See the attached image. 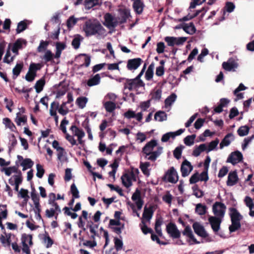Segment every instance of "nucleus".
Wrapping results in <instances>:
<instances>
[{"label":"nucleus","mask_w":254,"mask_h":254,"mask_svg":"<svg viewBox=\"0 0 254 254\" xmlns=\"http://www.w3.org/2000/svg\"><path fill=\"white\" fill-rule=\"evenodd\" d=\"M82 30L86 37L102 36L105 35L106 32V29L96 19H90L86 21L83 25Z\"/></svg>","instance_id":"nucleus-1"},{"label":"nucleus","mask_w":254,"mask_h":254,"mask_svg":"<svg viewBox=\"0 0 254 254\" xmlns=\"http://www.w3.org/2000/svg\"><path fill=\"white\" fill-rule=\"evenodd\" d=\"M229 210L232 223L229 227V230L231 233H232L237 231L241 228V224L240 222L243 219V216L235 208L230 207Z\"/></svg>","instance_id":"nucleus-2"},{"label":"nucleus","mask_w":254,"mask_h":254,"mask_svg":"<svg viewBox=\"0 0 254 254\" xmlns=\"http://www.w3.org/2000/svg\"><path fill=\"white\" fill-rule=\"evenodd\" d=\"M21 240L22 245V252L26 254H30L29 246L33 245L32 235L24 233L21 236Z\"/></svg>","instance_id":"nucleus-3"},{"label":"nucleus","mask_w":254,"mask_h":254,"mask_svg":"<svg viewBox=\"0 0 254 254\" xmlns=\"http://www.w3.org/2000/svg\"><path fill=\"white\" fill-rule=\"evenodd\" d=\"M226 207L221 202H216L212 206V210L216 217L223 218L224 216Z\"/></svg>","instance_id":"nucleus-4"},{"label":"nucleus","mask_w":254,"mask_h":254,"mask_svg":"<svg viewBox=\"0 0 254 254\" xmlns=\"http://www.w3.org/2000/svg\"><path fill=\"white\" fill-rule=\"evenodd\" d=\"M164 40L168 46L174 47L175 45H183L187 40V38L167 36L164 38Z\"/></svg>","instance_id":"nucleus-5"},{"label":"nucleus","mask_w":254,"mask_h":254,"mask_svg":"<svg viewBox=\"0 0 254 254\" xmlns=\"http://www.w3.org/2000/svg\"><path fill=\"white\" fill-rule=\"evenodd\" d=\"M126 82L124 85L125 88H127L129 91L145 86V84L142 80L137 81L134 79H126Z\"/></svg>","instance_id":"nucleus-6"},{"label":"nucleus","mask_w":254,"mask_h":254,"mask_svg":"<svg viewBox=\"0 0 254 254\" xmlns=\"http://www.w3.org/2000/svg\"><path fill=\"white\" fill-rule=\"evenodd\" d=\"M167 178V181L175 184L178 181V175L176 170L174 167H171L165 173L164 178Z\"/></svg>","instance_id":"nucleus-7"},{"label":"nucleus","mask_w":254,"mask_h":254,"mask_svg":"<svg viewBox=\"0 0 254 254\" xmlns=\"http://www.w3.org/2000/svg\"><path fill=\"white\" fill-rule=\"evenodd\" d=\"M166 231L174 239H178L181 237V233L175 223H169L166 226Z\"/></svg>","instance_id":"nucleus-8"},{"label":"nucleus","mask_w":254,"mask_h":254,"mask_svg":"<svg viewBox=\"0 0 254 254\" xmlns=\"http://www.w3.org/2000/svg\"><path fill=\"white\" fill-rule=\"evenodd\" d=\"M192 227L194 233L198 236L203 238H206L208 236V234L206 231L204 227L199 222H194L192 224Z\"/></svg>","instance_id":"nucleus-9"},{"label":"nucleus","mask_w":254,"mask_h":254,"mask_svg":"<svg viewBox=\"0 0 254 254\" xmlns=\"http://www.w3.org/2000/svg\"><path fill=\"white\" fill-rule=\"evenodd\" d=\"M243 155L239 151L232 152L227 158V162L231 163L235 165L243 160Z\"/></svg>","instance_id":"nucleus-10"},{"label":"nucleus","mask_w":254,"mask_h":254,"mask_svg":"<svg viewBox=\"0 0 254 254\" xmlns=\"http://www.w3.org/2000/svg\"><path fill=\"white\" fill-rule=\"evenodd\" d=\"M208 221L211 225V228L215 233L218 232L220 228V224L222 222V218L216 216H210L208 218Z\"/></svg>","instance_id":"nucleus-11"},{"label":"nucleus","mask_w":254,"mask_h":254,"mask_svg":"<svg viewBox=\"0 0 254 254\" xmlns=\"http://www.w3.org/2000/svg\"><path fill=\"white\" fill-rule=\"evenodd\" d=\"M142 62V60L139 58L129 59L127 61V67L129 70H135Z\"/></svg>","instance_id":"nucleus-12"},{"label":"nucleus","mask_w":254,"mask_h":254,"mask_svg":"<svg viewBox=\"0 0 254 254\" xmlns=\"http://www.w3.org/2000/svg\"><path fill=\"white\" fill-rule=\"evenodd\" d=\"M192 169L193 166L191 165L190 163L187 160H184L181 167L182 176L183 177L188 176Z\"/></svg>","instance_id":"nucleus-13"},{"label":"nucleus","mask_w":254,"mask_h":254,"mask_svg":"<svg viewBox=\"0 0 254 254\" xmlns=\"http://www.w3.org/2000/svg\"><path fill=\"white\" fill-rule=\"evenodd\" d=\"M185 129H180L175 132H169L163 134L161 137V141L165 142H167L170 138H175L176 136L181 135L185 131Z\"/></svg>","instance_id":"nucleus-14"},{"label":"nucleus","mask_w":254,"mask_h":254,"mask_svg":"<svg viewBox=\"0 0 254 254\" xmlns=\"http://www.w3.org/2000/svg\"><path fill=\"white\" fill-rule=\"evenodd\" d=\"M238 66V63L233 59H229L226 62L222 64L223 68L227 71H235V69Z\"/></svg>","instance_id":"nucleus-15"},{"label":"nucleus","mask_w":254,"mask_h":254,"mask_svg":"<svg viewBox=\"0 0 254 254\" xmlns=\"http://www.w3.org/2000/svg\"><path fill=\"white\" fill-rule=\"evenodd\" d=\"M104 19L106 23V26L108 28H115L118 24V22L117 20H115L114 17L110 13H107L105 15Z\"/></svg>","instance_id":"nucleus-16"},{"label":"nucleus","mask_w":254,"mask_h":254,"mask_svg":"<svg viewBox=\"0 0 254 254\" xmlns=\"http://www.w3.org/2000/svg\"><path fill=\"white\" fill-rule=\"evenodd\" d=\"M157 145V142L156 140L152 139L150 140L143 147L142 152L146 155V156L149 155L150 152H152L154 147Z\"/></svg>","instance_id":"nucleus-17"},{"label":"nucleus","mask_w":254,"mask_h":254,"mask_svg":"<svg viewBox=\"0 0 254 254\" xmlns=\"http://www.w3.org/2000/svg\"><path fill=\"white\" fill-rule=\"evenodd\" d=\"M239 181L237 171H231L229 173L228 179L227 181V185L228 186H233L236 185Z\"/></svg>","instance_id":"nucleus-18"},{"label":"nucleus","mask_w":254,"mask_h":254,"mask_svg":"<svg viewBox=\"0 0 254 254\" xmlns=\"http://www.w3.org/2000/svg\"><path fill=\"white\" fill-rule=\"evenodd\" d=\"M58 107L59 102L54 101L51 103L50 109V114L51 116L54 117L56 125H58L59 123V117L57 114Z\"/></svg>","instance_id":"nucleus-19"},{"label":"nucleus","mask_w":254,"mask_h":254,"mask_svg":"<svg viewBox=\"0 0 254 254\" xmlns=\"http://www.w3.org/2000/svg\"><path fill=\"white\" fill-rule=\"evenodd\" d=\"M27 43L26 41L24 39L19 38L14 43L12 47L11 50L12 52L16 55L18 54V50L22 48V45L24 44L26 45Z\"/></svg>","instance_id":"nucleus-20"},{"label":"nucleus","mask_w":254,"mask_h":254,"mask_svg":"<svg viewBox=\"0 0 254 254\" xmlns=\"http://www.w3.org/2000/svg\"><path fill=\"white\" fill-rule=\"evenodd\" d=\"M154 213L153 206L150 205L149 207L145 206L144 208V211L142 214V219L147 221H150Z\"/></svg>","instance_id":"nucleus-21"},{"label":"nucleus","mask_w":254,"mask_h":254,"mask_svg":"<svg viewBox=\"0 0 254 254\" xmlns=\"http://www.w3.org/2000/svg\"><path fill=\"white\" fill-rule=\"evenodd\" d=\"M120 17L119 23L124 24L127 22V18L130 16L129 10L127 8L120 9Z\"/></svg>","instance_id":"nucleus-22"},{"label":"nucleus","mask_w":254,"mask_h":254,"mask_svg":"<svg viewBox=\"0 0 254 254\" xmlns=\"http://www.w3.org/2000/svg\"><path fill=\"white\" fill-rule=\"evenodd\" d=\"M183 235L189 238L195 244H199V242L197 241L194 237L190 227L189 225L187 226L184 231L182 232Z\"/></svg>","instance_id":"nucleus-23"},{"label":"nucleus","mask_w":254,"mask_h":254,"mask_svg":"<svg viewBox=\"0 0 254 254\" xmlns=\"http://www.w3.org/2000/svg\"><path fill=\"white\" fill-rule=\"evenodd\" d=\"M245 202L247 206L250 209L249 215L252 217H254V204L253 199L250 196H246L245 198Z\"/></svg>","instance_id":"nucleus-24"},{"label":"nucleus","mask_w":254,"mask_h":254,"mask_svg":"<svg viewBox=\"0 0 254 254\" xmlns=\"http://www.w3.org/2000/svg\"><path fill=\"white\" fill-rule=\"evenodd\" d=\"M14 238H6L4 237V235L1 234L0 235V241L3 247L10 249L11 243L13 242L12 240Z\"/></svg>","instance_id":"nucleus-25"},{"label":"nucleus","mask_w":254,"mask_h":254,"mask_svg":"<svg viewBox=\"0 0 254 254\" xmlns=\"http://www.w3.org/2000/svg\"><path fill=\"white\" fill-rule=\"evenodd\" d=\"M121 180L123 185L126 188H129L132 185L131 177L127 173H124L121 177Z\"/></svg>","instance_id":"nucleus-26"},{"label":"nucleus","mask_w":254,"mask_h":254,"mask_svg":"<svg viewBox=\"0 0 254 254\" xmlns=\"http://www.w3.org/2000/svg\"><path fill=\"white\" fill-rule=\"evenodd\" d=\"M183 30L188 34L192 35L196 32V28L193 22L184 23Z\"/></svg>","instance_id":"nucleus-27"},{"label":"nucleus","mask_w":254,"mask_h":254,"mask_svg":"<svg viewBox=\"0 0 254 254\" xmlns=\"http://www.w3.org/2000/svg\"><path fill=\"white\" fill-rule=\"evenodd\" d=\"M12 177L14 179V190L16 191H18L19 186L22 183L23 180L21 171H19L18 174L13 175Z\"/></svg>","instance_id":"nucleus-28"},{"label":"nucleus","mask_w":254,"mask_h":254,"mask_svg":"<svg viewBox=\"0 0 254 254\" xmlns=\"http://www.w3.org/2000/svg\"><path fill=\"white\" fill-rule=\"evenodd\" d=\"M230 137L232 138V140L234 139V135L232 133H228L222 140L220 144V149H222L224 146H227L230 144L231 140H229Z\"/></svg>","instance_id":"nucleus-29"},{"label":"nucleus","mask_w":254,"mask_h":254,"mask_svg":"<svg viewBox=\"0 0 254 254\" xmlns=\"http://www.w3.org/2000/svg\"><path fill=\"white\" fill-rule=\"evenodd\" d=\"M207 151V146L205 144H201L198 146L196 147L192 152V155L197 157L200 155L202 152Z\"/></svg>","instance_id":"nucleus-30"},{"label":"nucleus","mask_w":254,"mask_h":254,"mask_svg":"<svg viewBox=\"0 0 254 254\" xmlns=\"http://www.w3.org/2000/svg\"><path fill=\"white\" fill-rule=\"evenodd\" d=\"M70 130L73 132L74 135L77 136V138H83L85 135L84 132L75 125L71 126Z\"/></svg>","instance_id":"nucleus-31"},{"label":"nucleus","mask_w":254,"mask_h":254,"mask_svg":"<svg viewBox=\"0 0 254 254\" xmlns=\"http://www.w3.org/2000/svg\"><path fill=\"white\" fill-rule=\"evenodd\" d=\"M43 242L47 248H51L54 244V241L50 237L48 232H45L43 235Z\"/></svg>","instance_id":"nucleus-32"},{"label":"nucleus","mask_w":254,"mask_h":254,"mask_svg":"<svg viewBox=\"0 0 254 254\" xmlns=\"http://www.w3.org/2000/svg\"><path fill=\"white\" fill-rule=\"evenodd\" d=\"M150 95L151 100H154L155 101H159L161 98L162 90L161 88H154V90L151 92Z\"/></svg>","instance_id":"nucleus-33"},{"label":"nucleus","mask_w":254,"mask_h":254,"mask_svg":"<svg viewBox=\"0 0 254 254\" xmlns=\"http://www.w3.org/2000/svg\"><path fill=\"white\" fill-rule=\"evenodd\" d=\"M45 84V80L44 77H42L40 79L37 81L34 86V88L36 90V92L37 93L41 92L44 88Z\"/></svg>","instance_id":"nucleus-34"},{"label":"nucleus","mask_w":254,"mask_h":254,"mask_svg":"<svg viewBox=\"0 0 254 254\" xmlns=\"http://www.w3.org/2000/svg\"><path fill=\"white\" fill-rule=\"evenodd\" d=\"M100 75L99 74H96L87 81V84L89 86L98 85L100 83Z\"/></svg>","instance_id":"nucleus-35"},{"label":"nucleus","mask_w":254,"mask_h":254,"mask_svg":"<svg viewBox=\"0 0 254 254\" xmlns=\"http://www.w3.org/2000/svg\"><path fill=\"white\" fill-rule=\"evenodd\" d=\"M20 165L23 167L22 170L25 171L27 169L32 168L34 165V162L31 159L26 158L23 160Z\"/></svg>","instance_id":"nucleus-36"},{"label":"nucleus","mask_w":254,"mask_h":254,"mask_svg":"<svg viewBox=\"0 0 254 254\" xmlns=\"http://www.w3.org/2000/svg\"><path fill=\"white\" fill-rule=\"evenodd\" d=\"M41 67L42 66L40 64L31 63L30 64L28 72L36 76L37 71L40 70Z\"/></svg>","instance_id":"nucleus-37"},{"label":"nucleus","mask_w":254,"mask_h":254,"mask_svg":"<svg viewBox=\"0 0 254 254\" xmlns=\"http://www.w3.org/2000/svg\"><path fill=\"white\" fill-rule=\"evenodd\" d=\"M99 4V0H85L84 6L86 9H89L94 6Z\"/></svg>","instance_id":"nucleus-38"},{"label":"nucleus","mask_w":254,"mask_h":254,"mask_svg":"<svg viewBox=\"0 0 254 254\" xmlns=\"http://www.w3.org/2000/svg\"><path fill=\"white\" fill-rule=\"evenodd\" d=\"M167 119V115L164 111H158L154 115V120L159 122H162Z\"/></svg>","instance_id":"nucleus-39"},{"label":"nucleus","mask_w":254,"mask_h":254,"mask_svg":"<svg viewBox=\"0 0 254 254\" xmlns=\"http://www.w3.org/2000/svg\"><path fill=\"white\" fill-rule=\"evenodd\" d=\"M104 107L107 112L112 113L115 110L116 105L112 101H107L104 103Z\"/></svg>","instance_id":"nucleus-40"},{"label":"nucleus","mask_w":254,"mask_h":254,"mask_svg":"<svg viewBox=\"0 0 254 254\" xmlns=\"http://www.w3.org/2000/svg\"><path fill=\"white\" fill-rule=\"evenodd\" d=\"M1 171H4L5 174L6 176H9L11 175L12 173H18V168L15 166L9 167L8 168H3L1 169Z\"/></svg>","instance_id":"nucleus-41"},{"label":"nucleus","mask_w":254,"mask_h":254,"mask_svg":"<svg viewBox=\"0 0 254 254\" xmlns=\"http://www.w3.org/2000/svg\"><path fill=\"white\" fill-rule=\"evenodd\" d=\"M153 69L154 64L152 63L149 65L145 73V76L147 80H150L152 78L153 76Z\"/></svg>","instance_id":"nucleus-42"},{"label":"nucleus","mask_w":254,"mask_h":254,"mask_svg":"<svg viewBox=\"0 0 254 254\" xmlns=\"http://www.w3.org/2000/svg\"><path fill=\"white\" fill-rule=\"evenodd\" d=\"M88 101V99L85 97H79L77 98L76 103L79 108L81 109L84 108Z\"/></svg>","instance_id":"nucleus-43"},{"label":"nucleus","mask_w":254,"mask_h":254,"mask_svg":"<svg viewBox=\"0 0 254 254\" xmlns=\"http://www.w3.org/2000/svg\"><path fill=\"white\" fill-rule=\"evenodd\" d=\"M23 67V64L22 63L17 64L15 67L12 69V73L14 76H15V77H13V78H15L17 76H18Z\"/></svg>","instance_id":"nucleus-44"},{"label":"nucleus","mask_w":254,"mask_h":254,"mask_svg":"<svg viewBox=\"0 0 254 254\" xmlns=\"http://www.w3.org/2000/svg\"><path fill=\"white\" fill-rule=\"evenodd\" d=\"M195 212L200 215H204L206 212V206L198 203L196 206Z\"/></svg>","instance_id":"nucleus-45"},{"label":"nucleus","mask_w":254,"mask_h":254,"mask_svg":"<svg viewBox=\"0 0 254 254\" xmlns=\"http://www.w3.org/2000/svg\"><path fill=\"white\" fill-rule=\"evenodd\" d=\"M249 130L250 127L247 126H244L240 127L237 130V132L239 136H244L248 134Z\"/></svg>","instance_id":"nucleus-46"},{"label":"nucleus","mask_w":254,"mask_h":254,"mask_svg":"<svg viewBox=\"0 0 254 254\" xmlns=\"http://www.w3.org/2000/svg\"><path fill=\"white\" fill-rule=\"evenodd\" d=\"M150 166V163L146 162L145 163L141 162L140 164V168L143 173L146 176H148L150 174L148 167Z\"/></svg>","instance_id":"nucleus-47"},{"label":"nucleus","mask_w":254,"mask_h":254,"mask_svg":"<svg viewBox=\"0 0 254 254\" xmlns=\"http://www.w3.org/2000/svg\"><path fill=\"white\" fill-rule=\"evenodd\" d=\"M10 47H11V44H9L8 45V49L6 50V52L5 55L4 56V58L3 59V62L7 63V64H10L11 62L13 61V60L14 59V57H12L10 59H9L11 55L10 51Z\"/></svg>","instance_id":"nucleus-48"},{"label":"nucleus","mask_w":254,"mask_h":254,"mask_svg":"<svg viewBox=\"0 0 254 254\" xmlns=\"http://www.w3.org/2000/svg\"><path fill=\"white\" fill-rule=\"evenodd\" d=\"M185 148L184 146L181 145L177 147L173 151V155L177 159H179L182 155V150Z\"/></svg>","instance_id":"nucleus-49"},{"label":"nucleus","mask_w":254,"mask_h":254,"mask_svg":"<svg viewBox=\"0 0 254 254\" xmlns=\"http://www.w3.org/2000/svg\"><path fill=\"white\" fill-rule=\"evenodd\" d=\"M195 137V134L187 136L184 139V143L187 146L192 145L194 143V140Z\"/></svg>","instance_id":"nucleus-50"},{"label":"nucleus","mask_w":254,"mask_h":254,"mask_svg":"<svg viewBox=\"0 0 254 254\" xmlns=\"http://www.w3.org/2000/svg\"><path fill=\"white\" fill-rule=\"evenodd\" d=\"M235 8V4L232 2H227L223 10V15L225 14V11L231 13L233 12Z\"/></svg>","instance_id":"nucleus-51"},{"label":"nucleus","mask_w":254,"mask_h":254,"mask_svg":"<svg viewBox=\"0 0 254 254\" xmlns=\"http://www.w3.org/2000/svg\"><path fill=\"white\" fill-rule=\"evenodd\" d=\"M27 28V24L24 21H21L17 24V27L16 29V33L19 34L24 30L26 29Z\"/></svg>","instance_id":"nucleus-52"},{"label":"nucleus","mask_w":254,"mask_h":254,"mask_svg":"<svg viewBox=\"0 0 254 254\" xmlns=\"http://www.w3.org/2000/svg\"><path fill=\"white\" fill-rule=\"evenodd\" d=\"M177 95L175 93L171 94L165 100V104L166 106H171L176 100Z\"/></svg>","instance_id":"nucleus-53"},{"label":"nucleus","mask_w":254,"mask_h":254,"mask_svg":"<svg viewBox=\"0 0 254 254\" xmlns=\"http://www.w3.org/2000/svg\"><path fill=\"white\" fill-rule=\"evenodd\" d=\"M193 194L197 198L202 197L204 195V192L202 190L199 189L197 185H195L192 187Z\"/></svg>","instance_id":"nucleus-54"},{"label":"nucleus","mask_w":254,"mask_h":254,"mask_svg":"<svg viewBox=\"0 0 254 254\" xmlns=\"http://www.w3.org/2000/svg\"><path fill=\"white\" fill-rule=\"evenodd\" d=\"M70 192L73 198H78L80 197L79 191L74 184H72L70 186Z\"/></svg>","instance_id":"nucleus-55"},{"label":"nucleus","mask_w":254,"mask_h":254,"mask_svg":"<svg viewBox=\"0 0 254 254\" xmlns=\"http://www.w3.org/2000/svg\"><path fill=\"white\" fill-rule=\"evenodd\" d=\"M3 123L5 127L10 128L12 131H14L13 128H16L14 124L8 118H5L3 119Z\"/></svg>","instance_id":"nucleus-56"},{"label":"nucleus","mask_w":254,"mask_h":254,"mask_svg":"<svg viewBox=\"0 0 254 254\" xmlns=\"http://www.w3.org/2000/svg\"><path fill=\"white\" fill-rule=\"evenodd\" d=\"M80 36L77 35L72 41L71 45L75 49H77L79 48L80 45Z\"/></svg>","instance_id":"nucleus-57"},{"label":"nucleus","mask_w":254,"mask_h":254,"mask_svg":"<svg viewBox=\"0 0 254 254\" xmlns=\"http://www.w3.org/2000/svg\"><path fill=\"white\" fill-rule=\"evenodd\" d=\"M37 173L36 176L39 178H42L44 174L45 170L43 166L40 164L36 165Z\"/></svg>","instance_id":"nucleus-58"},{"label":"nucleus","mask_w":254,"mask_h":254,"mask_svg":"<svg viewBox=\"0 0 254 254\" xmlns=\"http://www.w3.org/2000/svg\"><path fill=\"white\" fill-rule=\"evenodd\" d=\"M87 227L89 228L90 232L92 234L91 238L94 240L95 237L97 235V233L95 229L98 228V225H95L94 226H93L92 225H87Z\"/></svg>","instance_id":"nucleus-59"},{"label":"nucleus","mask_w":254,"mask_h":254,"mask_svg":"<svg viewBox=\"0 0 254 254\" xmlns=\"http://www.w3.org/2000/svg\"><path fill=\"white\" fill-rule=\"evenodd\" d=\"M219 141L218 138H216L215 140L211 141L208 145V147H207V152L214 149L217 146Z\"/></svg>","instance_id":"nucleus-60"},{"label":"nucleus","mask_w":254,"mask_h":254,"mask_svg":"<svg viewBox=\"0 0 254 254\" xmlns=\"http://www.w3.org/2000/svg\"><path fill=\"white\" fill-rule=\"evenodd\" d=\"M49 44H50L49 41H44L43 40H41L40 41V45L38 46V49H37L38 51L39 52H41L42 51L46 50V49L47 48V47L49 45Z\"/></svg>","instance_id":"nucleus-61"},{"label":"nucleus","mask_w":254,"mask_h":254,"mask_svg":"<svg viewBox=\"0 0 254 254\" xmlns=\"http://www.w3.org/2000/svg\"><path fill=\"white\" fill-rule=\"evenodd\" d=\"M151 101V99H149L147 101L142 102L140 103V107L142 111H145L150 107Z\"/></svg>","instance_id":"nucleus-62"},{"label":"nucleus","mask_w":254,"mask_h":254,"mask_svg":"<svg viewBox=\"0 0 254 254\" xmlns=\"http://www.w3.org/2000/svg\"><path fill=\"white\" fill-rule=\"evenodd\" d=\"M54 57V54L50 50H47L44 56V59L46 62H48L53 60Z\"/></svg>","instance_id":"nucleus-63"},{"label":"nucleus","mask_w":254,"mask_h":254,"mask_svg":"<svg viewBox=\"0 0 254 254\" xmlns=\"http://www.w3.org/2000/svg\"><path fill=\"white\" fill-rule=\"evenodd\" d=\"M131 199L133 201H136L142 199L141 197V191L138 189H136L135 192L133 193Z\"/></svg>","instance_id":"nucleus-64"}]
</instances>
